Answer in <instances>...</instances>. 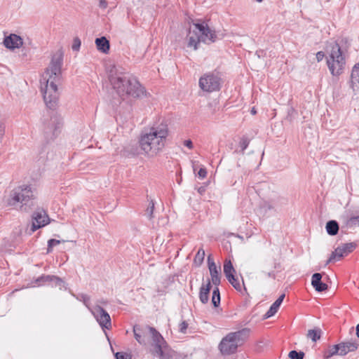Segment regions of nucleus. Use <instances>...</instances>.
Masks as SVG:
<instances>
[{
    "label": "nucleus",
    "instance_id": "1",
    "mask_svg": "<svg viewBox=\"0 0 359 359\" xmlns=\"http://www.w3.org/2000/svg\"><path fill=\"white\" fill-rule=\"evenodd\" d=\"M63 62V55L61 52L55 54L51 60L50 66L46 69L41 79V92L46 106L49 109H54L57 104L59 91L57 83L61 76V67Z\"/></svg>",
    "mask_w": 359,
    "mask_h": 359
},
{
    "label": "nucleus",
    "instance_id": "2",
    "mask_svg": "<svg viewBox=\"0 0 359 359\" xmlns=\"http://www.w3.org/2000/svg\"><path fill=\"white\" fill-rule=\"evenodd\" d=\"M109 80L119 96L129 95L141 98L147 95L144 88L137 79L120 67L113 66L109 71Z\"/></svg>",
    "mask_w": 359,
    "mask_h": 359
},
{
    "label": "nucleus",
    "instance_id": "3",
    "mask_svg": "<svg viewBox=\"0 0 359 359\" xmlns=\"http://www.w3.org/2000/svg\"><path fill=\"white\" fill-rule=\"evenodd\" d=\"M135 339L142 345L147 344V337H150L151 352L160 359H173L174 351L168 349L167 342L163 336L154 327L149 325H135L133 327Z\"/></svg>",
    "mask_w": 359,
    "mask_h": 359
},
{
    "label": "nucleus",
    "instance_id": "4",
    "mask_svg": "<svg viewBox=\"0 0 359 359\" xmlns=\"http://www.w3.org/2000/svg\"><path fill=\"white\" fill-rule=\"evenodd\" d=\"M168 135L167 124L162 123L154 125L148 133L141 135L140 147L145 154L154 156L164 148Z\"/></svg>",
    "mask_w": 359,
    "mask_h": 359
},
{
    "label": "nucleus",
    "instance_id": "5",
    "mask_svg": "<svg viewBox=\"0 0 359 359\" xmlns=\"http://www.w3.org/2000/svg\"><path fill=\"white\" fill-rule=\"evenodd\" d=\"M34 196L30 186H20L13 189L5 199L8 206H13L21 211H28L34 205Z\"/></svg>",
    "mask_w": 359,
    "mask_h": 359
},
{
    "label": "nucleus",
    "instance_id": "6",
    "mask_svg": "<svg viewBox=\"0 0 359 359\" xmlns=\"http://www.w3.org/2000/svg\"><path fill=\"white\" fill-rule=\"evenodd\" d=\"M216 39L215 32L211 29L205 22L194 23L186 37L187 47L193 48L194 50L198 49L200 42L209 44L215 42Z\"/></svg>",
    "mask_w": 359,
    "mask_h": 359
},
{
    "label": "nucleus",
    "instance_id": "7",
    "mask_svg": "<svg viewBox=\"0 0 359 359\" xmlns=\"http://www.w3.org/2000/svg\"><path fill=\"white\" fill-rule=\"evenodd\" d=\"M326 63L333 77H339L346 69V56L341 47L337 42L332 43L327 50Z\"/></svg>",
    "mask_w": 359,
    "mask_h": 359
},
{
    "label": "nucleus",
    "instance_id": "8",
    "mask_svg": "<svg viewBox=\"0 0 359 359\" xmlns=\"http://www.w3.org/2000/svg\"><path fill=\"white\" fill-rule=\"evenodd\" d=\"M62 126V118L60 116L53 114L43 121V132L46 138L53 140L60 133Z\"/></svg>",
    "mask_w": 359,
    "mask_h": 359
},
{
    "label": "nucleus",
    "instance_id": "9",
    "mask_svg": "<svg viewBox=\"0 0 359 359\" xmlns=\"http://www.w3.org/2000/svg\"><path fill=\"white\" fill-rule=\"evenodd\" d=\"M222 79L218 73H208L199 79L200 88L205 92L212 93L219 90Z\"/></svg>",
    "mask_w": 359,
    "mask_h": 359
},
{
    "label": "nucleus",
    "instance_id": "10",
    "mask_svg": "<svg viewBox=\"0 0 359 359\" xmlns=\"http://www.w3.org/2000/svg\"><path fill=\"white\" fill-rule=\"evenodd\" d=\"M90 312L102 329L109 330L111 327V317L102 307L96 306L90 309Z\"/></svg>",
    "mask_w": 359,
    "mask_h": 359
},
{
    "label": "nucleus",
    "instance_id": "11",
    "mask_svg": "<svg viewBox=\"0 0 359 359\" xmlns=\"http://www.w3.org/2000/svg\"><path fill=\"white\" fill-rule=\"evenodd\" d=\"M357 246L355 243H344L337 247L334 252H332L330 258L327 259L326 264L330 262L339 260L344 256L347 255L350 252H353Z\"/></svg>",
    "mask_w": 359,
    "mask_h": 359
},
{
    "label": "nucleus",
    "instance_id": "12",
    "mask_svg": "<svg viewBox=\"0 0 359 359\" xmlns=\"http://www.w3.org/2000/svg\"><path fill=\"white\" fill-rule=\"evenodd\" d=\"M49 223V217L44 210L39 209L32 215V224L31 231L34 232L37 229L43 227Z\"/></svg>",
    "mask_w": 359,
    "mask_h": 359
},
{
    "label": "nucleus",
    "instance_id": "13",
    "mask_svg": "<svg viewBox=\"0 0 359 359\" xmlns=\"http://www.w3.org/2000/svg\"><path fill=\"white\" fill-rule=\"evenodd\" d=\"M239 346L238 342L228 334L221 341L219 348L222 353L229 355L235 353Z\"/></svg>",
    "mask_w": 359,
    "mask_h": 359
},
{
    "label": "nucleus",
    "instance_id": "14",
    "mask_svg": "<svg viewBox=\"0 0 359 359\" xmlns=\"http://www.w3.org/2000/svg\"><path fill=\"white\" fill-rule=\"evenodd\" d=\"M23 44L22 39L15 34L6 36L4 39V45L10 50L20 48Z\"/></svg>",
    "mask_w": 359,
    "mask_h": 359
},
{
    "label": "nucleus",
    "instance_id": "15",
    "mask_svg": "<svg viewBox=\"0 0 359 359\" xmlns=\"http://www.w3.org/2000/svg\"><path fill=\"white\" fill-rule=\"evenodd\" d=\"M208 263L211 276V281L214 285L218 286L220 284L219 271L217 269V267L210 255L208 257Z\"/></svg>",
    "mask_w": 359,
    "mask_h": 359
},
{
    "label": "nucleus",
    "instance_id": "16",
    "mask_svg": "<svg viewBox=\"0 0 359 359\" xmlns=\"http://www.w3.org/2000/svg\"><path fill=\"white\" fill-rule=\"evenodd\" d=\"M52 282L55 286H59L60 288L64 285V281L59 277L51 275H42L36 280L38 285H42L45 283Z\"/></svg>",
    "mask_w": 359,
    "mask_h": 359
},
{
    "label": "nucleus",
    "instance_id": "17",
    "mask_svg": "<svg viewBox=\"0 0 359 359\" xmlns=\"http://www.w3.org/2000/svg\"><path fill=\"white\" fill-rule=\"evenodd\" d=\"M339 347L340 355L343 356L349 352L355 351L358 349V344L353 341H346L338 344Z\"/></svg>",
    "mask_w": 359,
    "mask_h": 359
},
{
    "label": "nucleus",
    "instance_id": "18",
    "mask_svg": "<svg viewBox=\"0 0 359 359\" xmlns=\"http://www.w3.org/2000/svg\"><path fill=\"white\" fill-rule=\"evenodd\" d=\"M322 275L315 273L311 278V285L317 292H322L327 290V285L321 281Z\"/></svg>",
    "mask_w": 359,
    "mask_h": 359
},
{
    "label": "nucleus",
    "instance_id": "19",
    "mask_svg": "<svg viewBox=\"0 0 359 359\" xmlns=\"http://www.w3.org/2000/svg\"><path fill=\"white\" fill-rule=\"evenodd\" d=\"M211 287V281L210 280L206 283H202L199 291V299L201 303L207 304L208 302Z\"/></svg>",
    "mask_w": 359,
    "mask_h": 359
},
{
    "label": "nucleus",
    "instance_id": "20",
    "mask_svg": "<svg viewBox=\"0 0 359 359\" xmlns=\"http://www.w3.org/2000/svg\"><path fill=\"white\" fill-rule=\"evenodd\" d=\"M250 333V329L245 327L237 332H231L229 334L237 342H238L239 345L241 346L248 339Z\"/></svg>",
    "mask_w": 359,
    "mask_h": 359
},
{
    "label": "nucleus",
    "instance_id": "21",
    "mask_svg": "<svg viewBox=\"0 0 359 359\" xmlns=\"http://www.w3.org/2000/svg\"><path fill=\"white\" fill-rule=\"evenodd\" d=\"M285 294H281L270 306L269 309L267 311V312L264 314V318H269L273 316H274L280 306L281 305L284 298H285Z\"/></svg>",
    "mask_w": 359,
    "mask_h": 359
},
{
    "label": "nucleus",
    "instance_id": "22",
    "mask_svg": "<svg viewBox=\"0 0 359 359\" xmlns=\"http://www.w3.org/2000/svg\"><path fill=\"white\" fill-rule=\"evenodd\" d=\"M351 83L353 90L359 89V62L356 63L351 72Z\"/></svg>",
    "mask_w": 359,
    "mask_h": 359
},
{
    "label": "nucleus",
    "instance_id": "23",
    "mask_svg": "<svg viewBox=\"0 0 359 359\" xmlns=\"http://www.w3.org/2000/svg\"><path fill=\"white\" fill-rule=\"evenodd\" d=\"M95 44L98 50L104 53H107L110 48L109 41L105 36L97 38L95 39Z\"/></svg>",
    "mask_w": 359,
    "mask_h": 359
},
{
    "label": "nucleus",
    "instance_id": "24",
    "mask_svg": "<svg viewBox=\"0 0 359 359\" xmlns=\"http://www.w3.org/2000/svg\"><path fill=\"white\" fill-rule=\"evenodd\" d=\"M325 229L329 235L335 236L339 231V224L335 220H330L327 222Z\"/></svg>",
    "mask_w": 359,
    "mask_h": 359
},
{
    "label": "nucleus",
    "instance_id": "25",
    "mask_svg": "<svg viewBox=\"0 0 359 359\" xmlns=\"http://www.w3.org/2000/svg\"><path fill=\"white\" fill-rule=\"evenodd\" d=\"M236 271L230 260H226L224 264V273L226 278H229L235 273Z\"/></svg>",
    "mask_w": 359,
    "mask_h": 359
},
{
    "label": "nucleus",
    "instance_id": "26",
    "mask_svg": "<svg viewBox=\"0 0 359 359\" xmlns=\"http://www.w3.org/2000/svg\"><path fill=\"white\" fill-rule=\"evenodd\" d=\"M212 304L214 307H218L220 304V292L218 286H215L212 291Z\"/></svg>",
    "mask_w": 359,
    "mask_h": 359
},
{
    "label": "nucleus",
    "instance_id": "27",
    "mask_svg": "<svg viewBox=\"0 0 359 359\" xmlns=\"http://www.w3.org/2000/svg\"><path fill=\"white\" fill-rule=\"evenodd\" d=\"M307 337L310 338L313 341L316 342L320 339L321 337V330L319 328L309 330L307 334Z\"/></svg>",
    "mask_w": 359,
    "mask_h": 359
},
{
    "label": "nucleus",
    "instance_id": "28",
    "mask_svg": "<svg viewBox=\"0 0 359 359\" xmlns=\"http://www.w3.org/2000/svg\"><path fill=\"white\" fill-rule=\"evenodd\" d=\"M335 355H340L339 347L338 344L330 346L328 350L325 353V357L328 358Z\"/></svg>",
    "mask_w": 359,
    "mask_h": 359
},
{
    "label": "nucleus",
    "instance_id": "29",
    "mask_svg": "<svg viewBox=\"0 0 359 359\" xmlns=\"http://www.w3.org/2000/svg\"><path fill=\"white\" fill-rule=\"evenodd\" d=\"M204 258L205 250L202 248H200L194 257V262L196 265L199 266L203 263Z\"/></svg>",
    "mask_w": 359,
    "mask_h": 359
},
{
    "label": "nucleus",
    "instance_id": "30",
    "mask_svg": "<svg viewBox=\"0 0 359 359\" xmlns=\"http://www.w3.org/2000/svg\"><path fill=\"white\" fill-rule=\"evenodd\" d=\"M228 281L232 285V286L237 290L241 291L242 285H241L238 278L233 275L226 278Z\"/></svg>",
    "mask_w": 359,
    "mask_h": 359
},
{
    "label": "nucleus",
    "instance_id": "31",
    "mask_svg": "<svg viewBox=\"0 0 359 359\" xmlns=\"http://www.w3.org/2000/svg\"><path fill=\"white\" fill-rule=\"evenodd\" d=\"M346 226L351 228L353 226H359V215L351 217L346 222Z\"/></svg>",
    "mask_w": 359,
    "mask_h": 359
},
{
    "label": "nucleus",
    "instance_id": "32",
    "mask_svg": "<svg viewBox=\"0 0 359 359\" xmlns=\"http://www.w3.org/2000/svg\"><path fill=\"white\" fill-rule=\"evenodd\" d=\"M60 243H61V241L60 240H57V239H54V238H51V239L48 240V248H47V253L51 252L52 250H53V248L55 245H57L60 244Z\"/></svg>",
    "mask_w": 359,
    "mask_h": 359
},
{
    "label": "nucleus",
    "instance_id": "33",
    "mask_svg": "<svg viewBox=\"0 0 359 359\" xmlns=\"http://www.w3.org/2000/svg\"><path fill=\"white\" fill-rule=\"evenodd\" d=\"M288 356L291 359H303L304 353L302 351L297 352V351L293 350L289 353Z\"/></svg>",
    "mask_w": 359,
    "mask_h": 359
},
{
    "label": "nucleus",
    "instance_id": "34",
    "mask_svg": "<svg viewBox=\"0 0 359 359\" xmlns=\"http://www.w3.org/2000/svg\"><path fill=\"white\" fill-rule=\"evenodd\" d=\"M154 210V203L151 201L146 210V215L149 219L153 217Z\"/></svg>",
    "mask_w": 359,
    "mask_h": 359
},
{
    "label": "nucleus",
    "instance_id": "35",
    "mask_svg": "<svg viewBox=\"0 0 359 359\" xmlns=\"http://www.w3.org/2000/svg\"><path fill=\"white\" fill-rule=\"evenodd\" d=\"M250 141L247 137H243L239 143V146L241 148L242 152H244V151L248 148L249 145Z\"/></svg>",
    "mask_w": 359,
    "mask_h": 359
},
{
    "label": "nucleus",
    "instance_id": "36",
    "mask_svg": "<svg viewBox=\"0 0 359 359\" xmlns=\"http://www.w3.org/2000/svg\"><path fill=\"white\" fill-rule=\"evenodd\" d=\"M116 359H131V355L125 352H117L115 353Z\"/></svg>",
    "mask_w": 359,
    "mask_h": 359
},
{
    "label": "nucleus",
    "instance_id": "37",
    "mask_svg": "<svg viewBox=\"0 0 359 359\" xmlns=\"http://www.w3.org/2000/svg\"><path fill=\"white\" fill-rule=\"evenodd\" d=\"M81 46V40L79 38H75L73 41L72 48L74 51H78Z\"/></svg>",
    "mask_w": 359,
    "mask_h": 359
},
{
    "label": "nucleus",
    "instance_id": "38",
    "mask_svg": "<svg viewBox=\"0 0 359 359\" xmlns=\"http://www.w3.org/2000/svg\"><path fill=\"white\" fill-rule=\"evenodd\" d=\"M80 300H81L83 302V304L86 305V306L90 311L91 309L88 306V304L90 302V297L87 294H83L81 295Z\"/></svg>",
    "mask_w": 359,
    "mask_h": 359
},
{
    "label": "nucleus",
    "instance_id": "39",
    "mask_svg": "<svg viewBox=\"0 0 359 359\" xmlns=\"http://www.w3.org/2000/svg\"><path fill=\"white\" fill-rule=\"evenodd\" d=\"M187 327H188V323L186 321H182L180 324L179 330H180V332L184 334V333H186Z\"/></svg>",
    "mask_w": 359,
    "mask_h": 359
},
{
    "label": "nucleus",
    "instance_id": "40",
    "mask_svg": "<svg viewBox=\"0 0 359 359\" xmlns=\"http://www.w3.org/2000/svg\"><path fill=\"white\" fill-rule=\"evenodd\" d=\"M207 175V170L205 168H201L198 172V176L201 179H204Z\"/></svg>",
    "mask_w": 359,
    "mask_h": 359
},
{
    "label": "nucleus",
    "instance_id": "41",
    "mask_svg": "<svg viewBox=\"0 0 359 359\" xmlns=\"http://www.w3.org/2000/svg\"><path fill=\"white\" fill-rule=\"evenodd\" d=\"M98 6L101 9H106L108 6V2L106 0H100Z\"/></svg>",
    "mask_w": 359,
    "mask_h": 359
},
{
    "label": "nucleus",
    "instance_id": "42",
    "mask_svg": "<svg viewBox=\"0 0 359 359\" xmlns=\"http://www.w3.org/2000/svg\"><path fill=\"white\" fill-rule=\"evenodd\" d=\"M325 57V53L323 51H318L317 53H316V60L318 62H320L323 60V58Z\"/></svg>",
    "mask_w": 359,
    "mask_h": 359
},
{
    "label": "nucleus",
    "instance_id": "43",
    "mask_svg": "<svg viewBox=\"0 0 359 359\" xmlns=\"http://www.w3.org/2000/svg\"><path fill=\"white\" fill-rule=\"evenodd\" d=\"M184 145L191 149L193 148V142L191 140H187L184 142Z\"/></svg>",
    "mask_w": 359,
    "mask_h": 359
},
{
    "label": "nucleus",
    "instance_id": "44",
    "mask_svg": "<svg viewBox=\"0 0 359 359\" xmlns=\"http://www.w3.org/2000/svg\"><path fill=\"white\" fill-rule=\"evenodd\" d=\"M262 273L265 275H266L268 277H270V278H275V274L273 272H264V271H262Z\"/></svg>",
    "mask_w": 359,
    "mask_h": 359
},
{
    "label": "nucleus",
    "instance_id": "45",
    "mask_svg": "<svg viewBox=\"0 0 359 359\" xmlns=\"http://www.w3.org/2000/svg\"><path fill=\"white\" fill-rule=\"evenodd\" d=\"M197 190L198 192L202 195L205 191V188L204 187H200L197 189Z\"/></svg>",
    "mask_w": 359,
    "mask_h": 359
},
{
    "label": "nucleus",
    "instance_id": "46",
    "mask_svg": "<svg viewBox=\"0 0 359 359\" xmlns=\"http://www.w3.org/2000/svg\"><path fill=\"white\" fill-rule=\"evenodd\" d=\"M263 53H264V50H257L256 52V55H257V56L259 57H260L261 56L263 55Z\"/></svg>",
    "mask_w": 359,
    "mask_h": 359
},
{
    "label": "nucleus",
    "instance_id": "47",
    "mask_svg": "<svg viewBox=\"0 0 359 359\" xmlns=\"http://www.w3.org/2000/svg\"><path fill=\"white\" fill-rule=\"evenodd\" d=\"M356 330V336L359 338V324H358L355 327Z\"/></svg>",
    "mask_w": 359,
    "mask_h": 359
},
{
    "label": "nucleus",
    "instance_id": "48",
    "mask_svg": "<svg viewBox=\"0 0 359 359\" xmlns=\"http://www.w3.org/2000/svg\"><path fill=\"white\" fill-rule=\"evenodd\" d=\"M265 207L268 209V210H271L273 208L272 205H270L269 203H266L265 204Z\"/></svg>",
    "mask_w": 359,
    "mask_h": 359
},
{
    "label": "nucleus",
    "instance_id": "49",
    "mask_svg": "<svg viewBox=\"0 0 359 359\" xmlns=\"http://www.w3.org/2000/svg\"><path fill=\"white\" fill-rule=\"evenodd\" d=\"M251 114H253V115H255V114H257V111H256V109H255V107H252V109H251Z\"/></svg>",
    "mask_w": 359,
    "mask_h": 359
},
{
    "label": "nucleus",
    "instance_id": "50",
    "mask_svg": "<svg viewBox=\"0 0 359 359\" xmlns=\"http://www.w3.org/2000/svg\"><path fill=\"white\" fill-rule=\"evenodd\" d=\"M258 2H262L263 0H257Z\"/></svg>",
    "mask_w": 359,
    "mask_h": 359
}]
</instances>
